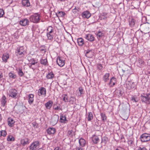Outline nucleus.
I'll return each instance as SVG.
<instances>
[{"label": "nucleus", "mask_w": 150, "mask_h": 150, "mask_svg": "<svg viewBox=\"0 0 150 150\" xmlns=\"http://www.w3.org/2000/svg\"><path fill=\"white\" fill-rule=\"evenodd\" d=\"M40 62L42 64L46 65L47 63V60L46 59L43 58H42L40 60Z\"/></svg>", "instance_id": "nucleus-32"}, {"label": "nucleus", "mask_w": 150, "mask_h": 150, "mask_svg": "<svg viewBox=\"0 0 150 150\" xmlns=\"http://www.w3.org/2000/svg\"><path fill=\"white\" fill-rule=\"evenodd\" d=\"M63 100L65 102H68V97L66 94H64L62 96Z\"/></svg>", "instance_id": "nucleus-38"}, {"label": "nucleus", "mask_w": 150, "mask_h": 150, "mask_svg": "<svg viewBox=\"0 0 150 150\" xmlns=\"http://www.w3.org/2000/svg\"><path fill=\"white\" fill-rule=\"evenodd\" d=\"M116 150H124L123 149L120 147L118 148Z\"/></svg>", "instance_id": "nucleus-62"}, {"label": "nucleus", "mask_w": 150, "mask_h": 150, "mask_svg": "<svg viewBox=\"0 0 150 150\" xmlns=\"http://www.w3.org/2000/svg\"><path fill=\"white\" fill-rule=\"evenodd\" d=\"M3 76L2 75V74H0V81L2 79V78Z\"/></svg>", "instance_id": "nucleus-61"}, {"label": "nucleus", "mask_w": 150, "mask_h": 150, "mask_svg": "<svg viewBox=\"0 0 150 150\" xmlns=\"http://www.w3.org/2000/svg\"><path fill=\"white\" fill-rule=\"evenodd\" d=\"M6 98L5 96H3L1 100V103L2 106L4 107L5 106V104L6 103Z\"/></svg>", "instance_id": "nucleus-27"}, {"label": "nucleus", "mask_w": 150, "mask_h": 150, "mask_svg": "<svg viewBox=\"0 0 150 150\" xmlns=\"http://www.w3.org/2000/svg\"><path fill=\"white\" fill-rule=\"evenodd\" d=\"M53 30H54L53 28L51 26H49L48 27L47 30L48 32L49 31H53Z\"/></svg>", "instance_id": "nucleus-51"}, {"label": "nucleus", "mask_w": 150, "mask_h": 150, "mask_svg": "<svg viewBox=\"0 0 150 150\" xmlns=\"http://www.w3.org/2000/svg\"><path fill=\"white\" fill-rule=\"evenodd\" d=\"M57 63L59 66L62 67L65 64V60L63 58L61 57H58L57 58Z\"/></svg>", "instance_id": "nucleus-7"}, {"label": "nucleus", "mask_w": 150, "mask_h": 150, "mask_svg": "<svg viewBox=\"0 0 150 150\" xmlns=\"http://www.w3.org/2000/svg\"><path fill=\"white\" fill-rule=\"evenodd\" d=\"M79 143L81 146H83L86 144V141L83 139H80L79 140Z\"/></svg>", "instance_id": "nucleus-31"}, {"label": "nucleus", "mask_w": 150, "mask_h": 150, "mask_svg": "<svg viewBox=\"0 0 150 150\" xmlns=\"http://www.w3.org/2000/svg\"><path fill=\"white\" fill-rule=\"evenodd\" d=\"M78 45L79 46H82L84 44L83 39L81 38H78L77 40Z\"/></svg>", "instance_id": "nucleus-30"}, {"label": "nucleus", "mask_w": 150, "mask_h": 150, "mask_svg": "<svg viewBox=\"0 0 150 150\" xmlns=\"http://www.w3.org/2000/svg\"><path fill=\"white\" fill-rule=\"evenodd\" d=\"M54 30H53V31H49L47 32V33L49 34H53Z\"/></svg>", "instance_id": "nucleus-58"}, {"label": "nucleus", "mask_w": 150, "mask_h": 150, "mask_svg": "<svg viewBox=\"0 0 150 150\" xmlns=\"http://www.w3.org/2000/svg\"><path fill=\"white\" fill-rule=\"evenodd\" d=\"M8 76L10 79H15L16 78V75L14 73L10 72L8 74Z\"/></svg>", "instance_id": "nucleus-29"}, {"label": "nucleus", "mask_w": 150, "mask_h": 150, "mask_svg": "<svg viewBox=\"0 0 150 150\" xmlns=\"http://www.w3.org/2000/svg\"><path fill=\"white\" fill-rule=\"evenodd\" d=\"M91 52V51L90 50H88V51H87L86 53H85V56L88 57V58H89L90 57V56L88 55V53H89L90 52Z\"/></svg>", "instance_id": "nucleus-52"}, {"label": "nucleus", "mask_w": 150, "mask_h": 150, "mask_svg": "<svg viewBox=\"0 0 150 150\" xmlns=\"http://www.w3.org/2000/svg\"><path fill=\"white\" fill-rule=\"evenodd\" d=\"M18 74L19 76H22L24 74L22 69H19V70L18 71Z\"/></svg>", "instance_id": "nucleus-45"}, {"label": "nucleus", "mask_w": 150, "mask_h": 150, "mask_svg": "<svg viewBox=\"0 0 150 150\" xmlns=\"http://www.w3.org/2000/svg\"><path fill=\"white\" fill-rule=\"evenodd\" d=\"M47 36L48 39L51 40L53 39L54 37L53 34L47 33Z\"/></svg>", "instance_id": "nucleus-39"}, {"label": "nucleus", "mask_w": 150, "mask_h": 150, "mask_svg": "<svg viewBox=\"0 0 150 150\" xmlns=\"http://www.w3.org/2000/svg\"><path fill=\"white\" fill-rule=\"evenodd\" d=\"M54 74L52 72L49 73L47 76V78L48 79H52L54 77Z\"/></svg>", "instance_id": "nucleus-37"}, {"label": "nucleus", "mask_w": 150, "mask_h": 150, "mask_svg": "<svg viewBox=\"0 0 150 150\" xmlns=\"http://www.w3.org/2000/svg\"><path fill=\"white\" fill-rule=\"evenodd\" d=\"M138 62L139 64H140V66H142L144 64V62L143 60L141 59H139L138 60Z\"/></svg>", "instance_id": "nucleus-47"}, {"label": "nucleus", "mask_w": 150, "mask_h": 150, "mask_svg": "<svg viewBox=\"0 0 150 150\" xmlns=\"http://www.w3.org/2000/svg\"><path fill=\"white\" fill-rule=\"evenodd\" d=\"M47 131L48 134L52 135L55 133L56 129L53 127H49L47 129Z\"/></svg>", "instance_id": "nucleus-12"}, {"label": "nucleus", "mask_w": 150, "mask_h": 150, "mask_svg": "<svg viewBox=\"0 0 150 150\" xmlns=\"http://www.w3.org/2000/svg\"><path fill=\"white\" fill-rule=\"evenodd\" d=\"M79 91L80 93V94H82L83 93V89L81 87L79 88Z\"/></svg>", "instance_id": "nucleus-53"}, {"label": "nucleus", "mask_w": 150, "mask_h": 150, "mask_svg": "<svg viewBox=\"0 0 150 150\" xmlns=\"http://www.w3.org/2000/svg\"><path fill=\"white\" fill-rule=\"evenodd\" d=\"M86 118L88 121H90L93 119V116L91 112H88V115Z\"/></svg>", "instance_id": "nucleus-28"}, {"label": "nucleus", "mask_w": 150, "mask_h": 150, "mask_svg": "<svg viewBox=\"0 0 150 150\" xmlns=\"http://www.w3.org/2000/svg\"><path fill=\"white\" fill-rule=\"evenodd\" d=\"M52 104L53 102L52 101L50 100L46 103L45 104V105L47 109H50L51 108Z\"/></svg>", "instance_id": "nucleus-24"}, {"label": "nucleus", "mask_w": 150, "mask_h": 150, "mask_svg": "<svg viewBox=\"0 0 150 150\" xmlns=\"http://www.w3.org/2000/svg\"><path fill=\"white\" fill-rule=\"evenodd\" d=\"M80 10L79 8H76L75 7L74 8L72 9V11L74 14H76L78 11H79Z\"/></svg>", "instance_id": "nucleus-42"}, {"label": "nucleus", "mask_w": 150, "mask_h": 150, "mask_svg": "<svg viewBox=\"0 0 150 150\" xmlns=\"http://www.w3.org/2000/svg\"><path fill=\"white\" fill-rule=\"evenodd\" d=\"M76 150H83L81 147H76L75 149Z\"/></svg>", "instance_id": "nucleus-56"}, {"label": "nucleus", "mask_w": 150, "mask_h": 150, "mask_svg": "<svg viewBox=\"0 0 150 150\" xmlns=\"http://www.w3.org/2000/svg\"><path fill=\"white\" fill-rule=\"evenodd\" d=\"M9 58V55L7 54H4L2 57V59L4 62H6Z\"/></svg>", "instance_id": "nucleus-34"}, {"label": "nucleus", "mask_w": 150, "mask_h": 150, "mask_svg": "<svg viewBox=\"0 0 150 150\" xmlns=\"http://www.w3.org/2000/svg\"><path fill=\"white\" fill-rule=\"evenodd\" d=\"M54 150H61V149L59 147H56Z\"/></svg>", "instance_id": "nucleus-60"}, {"label": "nucleus", "mask_w": 150, "mask_h": 150, "mask_svg": "<svg viewBox=\"0 0 150 150\" xmlns=\"http://www.w3.org/2000/svg\"><path fill=\"white\" fill-rule=\"evenodd\" d=\"M29 23V21L27 18L23 19L20 21V24L23 26H25L28 25Z\"/></svg>", "instance_id": "nucleus-11"}, {"label": "nucleus", "mask_w": 150, "mask_h": 150, "mask_svg": "<svg viewBox=\"0 0 150 150\" xmlns=\"http://www.w3.org/2000/svg\"><path fill=\"white\" fill-rule=\"evenodd\" d=\"M57 14L58 17H63L65 15V13L64 12L61 11L59 12Z\"/></svg>", "instance_id": "nucleus-36"}, {"label": "nucleus", "mask_w": 150, "mask_h": 150, "mask_svg": "<svg viewBox=\"0 0 150 150\" xmlns=\"http://www.w3.org/2000/svg\"><path fill=\"white\" fill-rule=\"evenodd\" d=\"M132 100L133 102H137L138 101L137 100H136V98H135L134 96H132Z\"/></svg>", "instance_id": "nucleus-54"}, {"label": "nucleus", "mask_w": 150, "mask_h": 150, "mask_svg": "<svg viewBox=\"0 0 150 150\" xmlns=\"http://www.w3.org/2000/svg\"><path fill=\"white\" fill-rule=\"evenodd\" d=\"M96 34L98 39L99 40L104 36L105 33L103 31L99 30L96 33Z\"/></svg>", "instance_id": "nucleus-15"}, {"label": "nucleus", "mask_w": 150, "mask_h": 150, "mask_svg": "<svg viewBox=\"0 0 150 150\" xmlns=\"http://www.w3.org/2000/svg\"><path fill=\"white\" fill-rule=\"evenodd\" d=\"M38 150H43V149L42 148H40Z\"/></svg>", "instance_id": "nucleus-64"}, {"label": "nucleus", "mask_w": 150, "mask_h": 150, "mask_svg": "<svg viewBox=\"0 0 150 150\" xmlns=\"http://www.w3.org/2000/svg\"><path fill=\"white\" fill-rule=\"evenodd\" d=\"M85 38L87 40L91 42H93L95 40V39L93 35L91 34L86 35L85 36Z\"/></svg>", "instance_id": "nucleus-13"}, {"label": "nucleus", "mask_w": 150, "mask_h": 150, "mask_svg": "<svg viewBox=\"0 0 150 150\" xmlns=\"http://www.w3.org/2000/svg\"><path fill=\"white\" fill-rule=\"evenodd\" d=\"M40 143L38 141H35L33 142L29 146L30 150H36L39 147Z\"/></svg>", "instance_id": "nucleus-4"}, {"label": "nucleus", "mask_w": 150, "mask_h": 150, "mask_svg": "<svg viewBox=\"0 0 150 150\" xmlns=\"http://www.w3.org/2000/svg\"><path fill=\"white\" fill-rule=\"evenodd\" d=\"M99 138L98 136L93 135L92 137V140L94 143L97 144L99 141Z\"/></svg>", "instance_id": "nucleus-22"}, {"label": "nucleus", "mask_w": 150, "mask_h": 150, "mask_svg": "<svg viewBox=\"0 0 150 150\" xmlns=\"http://www.w3.org/2000/svg\"><path fill=\"white\" fill-rule=\"evenodd\" d=\"M26 52V51L23 46H21L17 49L16 53L17 55L20 57H23Z\"/></svg>", "instance_id": "nucleus-3"}, {"label": "nucleus", "mask_w": 150, "mask_h": 150, "mask_svg": "<svg viewBox=\"0 0 150 150\" xmlns=\"http://www.w3.org/2000/svg\"><path fill=\"white\" fill-rule=\"evenodd\" d=\"M17 94V91L15 89H11L9 91V96L13 98H16Z\"/></svg>", "instance_id": "nucleus-10"}, {"label": "nucleus", "mask_w": 150, "mask_h": 150, "mask_svg": "<svg viewBox=\"0 0 150 150\" xmlns=\"http://www.w3.org/2000/svg\"><path fill=\"white\" fill-rule=\"evenodd\" d=\"M29 139L28 138H25L24 139H22L21 141V143L23 146L26 144H29Z\"/></svg>", "instance_id": "nucleus-20"}, {"label": "nucleus", "mask_w": 150, "mask_h": 150, "mask_svg": "<svg viewBox=\"0 0 150 150\" xmlns=\"http://www.w3.org/2000/svg\"><path fill=\"white\" fill-rule=\"evenodd\" d=\"M141 140L142 142H145L150 140V134L146 133L142 134L140 137Z\"/></svg>", "instance_id": "nucleus-6"}, {"label": "nucleus", "mask_w": 150, "mask_h": 150, "mask_svg": "<svg viewBox=\"0 0 150 150\" xmlns=\"http://www.w3.org/2000/svg\"><path fill=\"white\" fill-rule=\"evenodd\" d=\"M125 86L126 88L130 90L133 88H135L136 87L135 83L131 81H127L126 82Z\"/></svg>", "instance_id": "nucleus-5"}, {"label": "nucleus", "mask_w": 150, "mask_h": 150, "mask_svg": "<svg viewBox=\"0 0 150 150\" xmlns=\"http://www.w3.org/2000/svg\"><path fill=\"white\" fill-rule=\"evenodd\" d=\"M75 101V98L74 97H71L69 98V102L71 104H73Z\"/></svg>", "instance_id": "nucleus-44"}, {"label": "nucleus", "mask_w": 150, "mask_h": 150, "mask_svg": "<svg viewBox=\"0 0 150 150\" xmlns=\"http://www.w3.org/2000/svg\"><path fill=\"white\" fill-rule=\"evenodd\" d=\"M135 24V21L133 18H132L129 21V25L131 27H133Z\"/></svg>", "instance_id": "nucleus-33"}, {"label": "nucleus", "mask_w": 150, "mask_h": 150, "mask_svg": "<svg viewBox=\"0 0 150 150\" xmlns=\"http://www.w3.org/2000/svg\"><path fill=\"white\" fill-rule=\"evenodd\" d=\"M83 17L88 18L91 16V14L88 11L83 12L82 14Z\"/></svg>", "instance_id": "nucleus-17"}, {"label": "nucleus", "mask_w": 150, "mask_h": 150, "mask_svg": "<svg viewBox=\"0 0 150 150\" xmlns=\"http://www.w3.org/2000/svg\"><path fill=\"white\" fill-rule=\"evenodd\" d=\"M7 140L8 141H12L14 140V138L12 135H8L7 138Z\"/></svg>", "instance_id": "nucleus-40"}, {"label": "nucleus", "mask_w": 150, "mask_h": 150, "mask_svg": "<svg viewBox=\"0 0 150 150\" xmlns=\"http://www.w3.org/2000/svg\"><path fill=\"white\" fill-rule=\"evenodd\" d=\"M15 121L11 118L9 117L8 119V125L10 127H13Z\"/></svg>", "instance_id": "nucleus-19"}, {"label": "nucleus", "mask_w": 150, "mask_h": 150, "mask_svg": "<svg viewBox=\"0 0 150 150\" xmlns=\"http://www.w3.org/2000/svg\"><path fill=\"white\" fill-rule=\"evenodd\" d=\"M110 75V74L107 73L105 74L103 76V81L106 82L109 80V77Z\"/></svg>", "instance_id": "nucleus-26"}, {"label": "nucleus", "mask_w": 150, "mask_h": 150, "mask_svg": "<svg viewBox=\"0 0 150 150\" xmlns=\"http://www.w3.org/2000/svg\"><path fill=\"white\" fill-rule=\"evenodd\" d=\"M29 63V66L30 68H31L33 65H34L35 64L37 63V62L35 61L34 58H31L28 59Z\"/></svg>", "instance_id": "nucleus-16"}, {"label": "nucleus", "mask_w": 150, "mask_h": 150, "mask_svg": "<svg viewBox=\"0 0 150 150\" xmlns=\"http://www.w3.org/2000/svg\"><path fill=\"white\" fill-rule=\"evenodd\" d=\"M130 67L127 66H126L125 67L123 68L122 69V71L123 72H125V71L127 70H129V69H130Z\"/></svg>", "instance_id": "nucleus-50"}, {"label": "nucleus", "mask_w": 150, "mask_h": 150, "mask_svg": "<svg viewBox=\"0 0 150 150\" xmlns=\"http://www.w3.org/2000/svg\"><path fill=\"white\" fill-rule=\"evenodd\" d=\"M133 143V141L131 140H129L128 141V143L129 144L131 145Z\"/></svg>", "instance_id": "nucleus-59"}, {"label": "nucleus", "mask_w": 150, "mask_h": 150, "mask_svg": "<svg viewBox=\"0 0 150 150\" xmlns=\"http://www.w3.org/2000/svg\"><path fill=\"white\" fill-rule=\"evenodd\" d=\"M59 121L62 123H66V122L67 121L66 120V116L65 115L63 116L62 115H60Z\"/></svg>", "instance_id": "nucleus-25"}, {"label": "nucleus", "mask_w": 150, "mask_h": 150, "mask_svg": "<svg viewBox=\"0 0 150 150\" xmlns=\"http://www.w3.org/2000/svg\"><path fill=\"white\" fill-rule=\"evenodd\" d=\"M116 82V78L113 77L110 79L108 84L110 87H112L115 85Z\"/></svg>", "instance_id": "nucleus-14"}, {"label": "nucleus", "mask_w": 150, "mask_h": 150, "mask_svg": "<svg viewBox=\"0 0 150 150\" xmlns=\"http://www.w3.org/2000/svg\"><path fill=\"white\" fill-rule=\"evenodd\" d=\"M101 20H105L108 18L107 13L105 12H102L100 16Z\"/></svg>", "instance_id": "nucleus-18"}, {"label": "nucleus", "mask_w": 150, "mask_h": 150, "mask_svg": "<svg viewBox=\"0 0 150 150\" xmlns=\"http://www.w3.org/2000/svg\"><path fill=\"white\" fill-rule=\"evenodd\" d=\"M100 115L102 120L103 122L105 121L107 118V117L105 114L103 113H101Z\"/></svg>", "instance_id": "nucleus-35"}, {"label": "nucleus", "mask_w": 150, "mask_h": 150, "mask_svg": "<svg viewBox=\"0 0 150 150\" xmlns=\"http://www.w3.org/2000/svg\"><path fill=\"white\" fill-rule=\"evenodd\" d=\"M142 102L147 104L150 103V94L149 93H143L140 96Z\"/></svg>", "instance_id": "nucleus-1"}, {"label": "nucleus", "mask_w": 150, "mask_h": 150, "mask_svg": "<svg viewBox=\"0 0 150 150\" xmlns=\"http://www.w3.org/2000/svg\"><path fill=\"white\" fill-rule=\"evenodd\" d=\"M59 116L58 115H55L52 117L51 123L52 125H54L56 124L58 120Z\"/></svg>", "instance_id": "nucleus-9"}, {"label": "nucleus", "mask_w": 150, "mask_h": 150, "mask_svg": "<svg viewBox=\"0 0 150 150\" xmlns=\"http://www.w3.org/2000/svg\"><path fill=\"white\" fill-rule=\"evenodd\" d=\"M40 15L38 13H36L31 16L29 19L30 21L34 23H37L40 20Z\"/></svg>", "instance_id": "nucleus-2"}, {"label": "nucleus", "mask_w": 150, "mask_h": 150, "mask_svg": "<svg viewBox=\"0 0 150 150\" xmlns=\"http://www.w3.org/2000/svg\"><path fill=\"white\" fill-rule=\"evenodd\" d=\"M138 150H147V149L145 147H140L138 148Z\"/></svg>", "instance_id": "nucleus-55"}, {"label": "nucleus", "mask_w": 150, "mask_h": 150, "mask_svg": "<svg viewBox=\"0 0 150 150\" xmlns=\"http://www.w3.org/2000/svg\"><path fill=\"white\" fill-rule=\"evenodd\" d=\"M34 95L33 94H30L28 96V101L30 104H32L34 101Z\"/></svg>", "instance_id": "nucleus-23"}, {"label": "nucleus", "mask_w": 150, "mask_h": 150, "mask_svg": "<svg viewBox=\"0 0 150 150\" xmlns=\"http://www.w3.org/2000/svg\"><path fill=\"white\" fill-rule=\"evenodd\" d=\"M22 4L23 6L25 7H28L30 5V3L28 0H22Z\"/></svg>", "instance_id": "nucleus-21"}, {"label": "nucleus", "mask_w": 150, "mask_h": 150, "mask_svg": "<svg viewBox=\"0 0 150 150\" xmlns=\"http://www.w3.org/2000/svg\"><path fill=\"white\" fill-rule=\"evenodd\" d=\"M73 133V131L72 130L68 131L67 132V135L69 136H71L72 134Z\"/></svg>", "instance_id": "nucleus-49"}, {"label": "nucleus", "mask_w": 150, "mask_h": 150, "mask_svg": "<svg viewBox=\"0 0 150 150\" xmlns=\"http://www.w3.org/2000/svg\"><path fill=\"white\" fill-rule=\"evenodd\" d=\"M6 134V132L5 130L0 131V137H5Z\"/></svg>", "instance_id": "nucleus-41"}, {"label": "nucleus", "mask_w": 150, "mask_h": 150, "mask_svg": "<svg viewBox=\"0 0 150 150\" xmlns=\"http://www.w3.org/2000/svg\"><path fill=\"white\" fill-rule=\"evenodd\" d=\"M116 93L117 95H118L119 97L121 96L122 94V92L120 90H117L116 91Z\"/></svg>", "instance_id": "nucleus-43"}, {"label": "nucleus", "mask_w": 150, "mask_h": 150, "mask_svg": "<svg viewBox=\"0 0 150 150\" xmlns=\"http://www.w3.org/2000/svg\"><path fill=\"white\" fill-rule=\"evenodd\" d=\"M4 13V11L3 9H0V18L3 17Z\"/></svg>", "instance_id": "nucleus-48"}, {"label": "nucleus", "mask_w": 150, "mask_h": 150, "mask_svg": "<svg viewBox=\"0 0 150 150\" xmlns=\"http://www.w3.org/2000/svg\"><path fill=\"white\" fill-rule=\"evenodd\" d=\"M66 0H58V1L60 2H64Z\"/></svg>", "instance_id": "nucleus-63"}, {"label": "nucleus", "mask_w": 150, "mask_h": 150, "mask_svg": "<svg viewBox=\"0 0 150 150\" xmlns=\"http://www.w3.org/2000/svg\"><path fill=\"white\" fill-rule=\"evenodd\" d=\"M54 109L56 110H60L61 108L59 106H57L56 107L54 108Z\"/></svg>", "instance_id": "nucleus-57"}, {"label": "nucleus", "mask_w": 150, "mask_h": 150, "mask_svg": "<svg viewBox=\"0 0 150 150\" xmlns=\"http://www.w3.org/2000/svg\"><path fill=\"white\" fill-rule=\"evenodd\" d=\"M131 68H130V69H129V70H127L126 71H125V72H124V73L125 74L127 75L130 74L131 73Z\"/></svg>", "instance_id": "nucleus-46"}, {"label": "nucleus", "mask_w": 150, "mask_h": 150, "mask_svg": "<svg viewBox=\"0 0 150 150\" xmlns=\"http://www.w3.org/2000/svg\"><path fill=\"white\" fill-rule=\"evenodd\" d=\"M46 89L43 87H41L39 89L38 94L40 96H41L43 97H44L46 95Z\"/></svg>", "instance_id": "nucleus-8"}]
</instances>
